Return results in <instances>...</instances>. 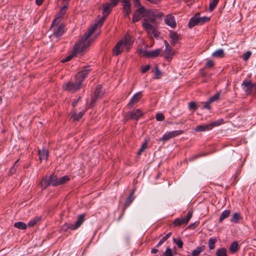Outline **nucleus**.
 I'll return each instance as SVG.
<instances>
[{"label":"nucleus","mask_w":256,"mask_h":256,"mask_svg":"<svg viewBox=\"0 0 256 256\" xmlns=\"http://www.w3.org/2000/svg\"><path fill=\"white\" fill-rule=\"evenodd\" d=\"M98 24H94L84 34V36L76 43L74 48L75 54H80L90 46L92 42L90 39H88L95 30Z\"/></svg>","instance_id":"obj_1"},{"label":"nucleus","mask_w":256,"mask_h":256,"mask_svg":"<svg viewBox=\"0 0 256 256\" xmlns=\"http://www.w3.org/2000/svg\"><path fill=\"white\" fill-rule=\"evenodd\" d=\"M89 72V69L86 68L78 72L75 76V82H69L62 86V89L71 92H74L78 90L82 85L84 78Z\"/></svg>","instance_id":"obj_2"},{"label":"nucleus","mask_w":256,"mask_h":256,"mask_svg":"<svg viewBox=\"0 0 256 256\" xmlns=\"http://www.w3.org/2000/svg\"><path fill=\"white\" fill-rule=\"evenodd\" d=\"M134 38L129 34L126 35L121 40H119L112 50L114 56H118L122 51H128L133 42Z\"/></svg>","instance_id":"obj_3"},{"label":"nucleus","mask_w":256,"mask_h":256,"mask_svg":"<svg viewBox=\"0 0 256 256\" xmlns=\"http://www.w3.org/2000/svg\"><path fill=\"white\" fill-rule=\"evenodd\" d=\"M156 22L154 24H152L148 18H144L142 26L150 37H156L158 36L156 30Z\"/></svg>","instance_id":"obj_4"},{"label":"nucleus","mask_w":256,"mask_h":256,"mask_svg":"<svg viewBox=\"0 0 256 256\" xmlns=\"http://www.w3.org/2000/svg\"><path fill=\"white\" fill-rule=\"evenodd\" d=\"M161 14L156 10L150 9L146 10L144 13V18H148L152 24L156 22V18L160 17Z\"/></svg>","instance_id":"obj_5"},{"label":"nucleus","mask_w":256,"mask_h":256,"mask_svg":"<svg viewBox=\"0 0 256 256\" xmlns=\"http://www.w3.org/2000/svg\"><path fill=\"white\" fill-rule=\"evenodd\" d=\"M254 83L250 80H244L242 84V87L246 95H250L252 94L254 88Z\"/></svg>","instance_id":"obj_6"},{"label":"nucleus","mask_w":256,"mask_h":256,"mask_svg":"<svg viewBox=\"0 0 256 256\" xmlns=\"http://www.w3.org/2000/svg\"><path fill=\"white\" fill-rule=\"evenodd\" d=\"M183 132L182 130H174L172 132H170L168 133L164 134L162 138H161L158 140L165 142L168 140L172 138H174L178 136H179L182 134Z\"/></svg>","instance_id":"obj_7"},{"label":"nucleus","mask_w":256,"mask_h":256,"mask_svg":"<svg viewBox=\"0 0 256 256\" xmlns=\"http://www.w3.org/2000/svg\"><path fill=\"white\" fill-rule=\"evenodd\" d=\"M192 212L189 211L186 216L184 218H177L174 222V224L175 226H180L182 224H186L192 217Z\"/></svg>","instance_id":"obj_8"},{"label":"nucleus","mask_w":256,"mask_h":256,"mask_svg":"<svg viewBox=\"0 0 256 256\" xmlns=\"http://www.w3.org/2000/svg\"><path fill=\"white\" fill-rule=\"evenodd\" d=\"M162 52L161 49H156L153 51H147L146 50H141L140 51V54L144 56H146L148 58H155L158 56L160 52Z\"/></svg>","instance_id":"obj_9"},{"label":"nucleus","mask_w":256,"mask_h":256,"mask_svg":"<svg viewBox=\"0 0 256 256\" xmlns=\"http://www.w3.org/2000/svg\"><path fill=\"white\" fill-rule=\"evenodd\" d=\"M67 8L68 6L66 5H64L60 8V12L56 14V18L54 20L52 23V26H54V24L57 25L60 24L61 18L63 17L66 12Z\"/></svg>","instance_id":"obj_10"},{"label":"nucleus","mask_w":256,"mask_h":256,"mask_svg":"<svg viewBox=\"0 0 256 256\" xmlns=\"http://www.w3.org/2000/svg\"><path fill=\"white\" fill-rule=\"evenodd\" d=\"M145 8L144 6H140L134 13L132 21L134 22L139 21L142 17H144Z\"/></svg>","instance_id":"obj_11"},{"label":"nucleus","mask_w":256,"mask_h":256,"mask_svg":"<svg viewBox=\"0 0 256 256\" xmlns=\"http://www.w3.org/2000/svg\"><path fill=\"white\" fill-rule=\"evenodd\" d=\"M64 25L62 24H54V26L51 25V27L54 28V36L58 38L61 36L64 32Z\"/></svg>","instance_id":"obj_12"},{"label":"nucleus","mask_w":256,"mask_h":256,"mask_svg":"<svg viewBox=\"0 0 256 256\" xmlns=\"http://www.w3.org/2000/svg\"><path fill=\"white\" fill-rule=\"evenodd\" d=\"M166 48L164 52V57L168 60H171L172 56L174 54L175 52L171 48L169 44L166 40L164 41Z\"/></svg>","instance_id":"obj_13"},{"label":"nucleus","mask_w":256,"mask_h":256,"mask_svg":"<svg viewBox=\"0 0 256 256\" xmlns=\"http://www.w3.org/2000/svg\"><path fill=\"white\" fill-rule=\"evenodd\" d=\"M123 2V12L124 16L130 18V14L131 13V4L128 0H122Z\"/></svg>","instance_id":"obj_14"},{"label":"nucleus","mask_w":256,"mask_h":256,"mask_svg":"<svg viewBox=\"0 0 256 256\" xmlns=\"http://www.w3.org/2000/svg\"><path fill=\"white\" fill-rule=\"evenodd\" d=\"M86 214H80L78 216V218L73 226H71L72 230H74L78 228L85 220Z\"/></svg>","instance_id":"obj_15"},{"label":"nucleus","mask_w":256,"mask_h":256,"mask_svg":"<svg viewBox=\"0 0 256 256\" xmlns=\"http://www.w3.org/2000/svg\"><path fill=\"white\" fill-rule=\"evenodd\" d=\"M142 96V92H139L136 93L132 97L128 106H130V108L132 107L134 104H136L139 101V100L141 98Z\"/></svg>","instance_id":"obj_16"},{"label":"nucleus","mask_w":256,"mask_h":256,"mask_svg":"<svg viewBox=\"0 0 256 256\" xmlns=\"http://www.w3.org/2000/svg\"><path fill=\"white\" fill-rule=\"evenodd\" d=\"M103 6V16L102 18V21H104L106 19V16L110 14L112 8V5L109 3L104 4Z\"/></svg>","instance_id":"obj_17"},{"label":"nucleus","mask_w":256,"mask_h":256,"mask_svg":"<svg viewBox=\"0 0 256 256\" xmlns=\"http://www.w3.org/2000/svg\"><path fill=\"white\" fill-rule=\"evenodd\" d=\"M168 35L171 40L170 42L173 46L177 44L180 38V35L174 31H170Z\"/></svg>","instance_id":"obj_18"},{"label":"nucleus","mask_w":256,"mask_h":256,"mask_svg":"<svg viewBox=\"0 0 256 256\" xmlns=\"http://www.w3.org/2000/svg\"><path fill=\"white\" fill-rule=\"evenodd\" d=\"M128 115L130 118L138 120L142 116V112L140 109H137L129 112L128 114Z\"/></svg>","instance_id":"obj_19"},{"label":"nucleus","mask_w":256,"mask_h":256,"mask_svg":"<svg viewBox=\"0 0 256 256\" xmlns=\"http://www.w3.org/2000/svg\"><path fill=\"white\" fill-rule=\"evenodd\" d=\"M166 24L174 28L176 26V22L174 17L171 15L168 14L166 16L164 20Z\"/></svg>","instance_id":"obj_20"},{"label":"nucleus","mask_w":256,"mask_h":256,"mask_svg":"<svg viewBox=\"0 0 256 256\" xmlns=\"http://www.w3.org/2000/svg\"><path fill=\"white\" fill-rule=\"evenodd\" d=\"M104 94L103 91L102 90V86H98L94 93V96L92 99V103H94L96 101V98H100Z\"/></svg>","instance_id":"obj_21"},{"label":"nucleus","mask_w":256,"mask_h":256,"mask_svg":"<svg viewBox=\"0 0 256 256\" xmlns=\"http://www.w3.org/2000/svg\"><path fill=\"white\" fill-rule=\"evenodd\" d=\"M48 155V150L46 149L40 150H38L39 159L40 162L46 160Z\"/></svg>","instance_id":"obj_22"},{"label":"nucleus","mask_w":256,"mask_h":256,"mask_svg":"<svg viewBox=\"0 0 256 256\" xmlns=\"http://www.w3.org/2000/svg\"><path fill=\"white\" fill-rule=\"evenodd\" d=\"M210 130V126L209 125V124L206 125H198L194 128V130L198 132H204L209 130Z\"/></svg>","instance_id":"obj_23"},{"label":"nucleus","mask_w":256,"mask_h":256,"mask_svg":"<svg viewBox=\"0 0 256 256\" xmlns=\"http://www.w3.org/2000/svg\"><path fill=\"white\" fill-rule=\"evenodd\" d=\"M205 249L204 246H202L196 247L192 252V256H198Z\"/></svg>","instance_id":"obj_24"},{"label":"nucleus","mask_w":256,"mask_h":256,"mask_svg":"<svg viewBox=\"0 0 256 256\" xmlns=\"http://www.w3.org/2000/svg\"><path fill=\"white\" fill-rule=\"evenodd\" d=\"M50 184L52 186H58V178L56 176L52 174L49 176Z\"/></svg>","instance_id":"obj_25"},{"label":"nucleus","mask_w":256,"mask_h":256,"mask_svg":"<svg viewBox=\"0 0 256 256\" xmlns=\"http://www.w3.org/2000/svg\"><path fill=\"white\" fill-rule=\"evenodd\" d=\"M196 25H199L198 20V14H196L195 16L192 17L189 22L188 26L190 28H192Z\"/></svg>","instance_id":"obj_26"},{"label":"nucleus","mask_w":256,"mask_h":256,"mask_svg":"<svg viewBox=\"0 0 256 256\" xmlns=\"http://www.w3.org/2000/svg\"><path fill=\"white\" fill-rule=\"evenodd\" d=\"M230 210H224L220 216V217L219 220H218L219 222H222L224 220L228 218L230 216Z\"/></svg>","instance_id":"obj_27"},{"label":"nucleus","mask_w":256,"mask_h":256,"mask_svg":"<svg viewBox=\"0 0 256 256\" xmlns=\"http://www.w3.org/2000/svg\"><path fill=\"white\" fill-rule=\"evenodd\" d=\"M40 186L43 188H45L47 186H50L49 177H46L42 179L40 182Z\"/></svg>","instance_id":"obj_28"},{"label":"nucleus","mask_w":256,"mask_h":256,"mask_svg":"<svg viewBox=\"0 0 256 256\" xmlns=\"http://www.w3.org/2000/svg\"><path fill=\"white\" fill-rule=\"evenodd\" d=\"M198 14V23L199 25H202L204 24V23L209 21L210 18L206 17V16H203V17H200V14L197 13L196 14Z\"/></svg>","instance_id":"obj_29"},{"label":"nucleus","mask_w":256,"mask_h":256,"mask_svg":"<svg viewBox=\"0 0 256 256\" xmlns=\"http://www.w3.org/2000/svg\"><path fill=\"white\" fill-rule=\"evenodd\" d=\"M84 112H80L78 114L73 112L72 115V118L74 120H79L83 116Z\"/></svg>","instance_id":"obj_30"},{"label":"nucleus","mask_w":256,"mask_h":256,"mask_svg":"<svg viewBox=\"0 0 256 256\" xmlns=\"http://www.w3.org/2000/svg\"><path fill=\"white\" fill-rule=\"evenodd\" d=\"M212 56L216 58H223L224 56V50L222 49H218L213 52Z\"/></svg>","instance_id":"obj_31"},{"label":"nucleus","mask_w":256,"mask_h":256,"mask_svg":"<svg viewBox=\"0 0 256 256\" xmlns=\"http://www.w3.org/2000/svg\"><path fill=\"white\" fill-rule=\"evenodd\" d=\"M14 226L19 229L25 230L27 228L26 224L22 222H16L14 224Z\"/></svg>","instance_id":"obj_32"},{"label":"nucleus","mask_w":256,"mask_h":256,"mask_svg":"<svg viewBox=\"0 0 256 256\" xmlns=\"http://www.w3.org/2000/svg\"><path fill=\"white\" fill-rule=\"evenodd\" d=\"M216 256H227L226 250L225 248L218 249L216 253Z\"/></svg>","instance_id":"obj_33"},{"label":"nucleus","mask_w":256,"mask_h":256,"mask_svg":"<svg viewBox=\"0 0 256 256\" xmlns=\"http://www.w3.org/2000/svg\"><path fill=\"white\" fill-rule=\"evenodd\" d=\"M238 250V243L236 242H234L230 247V250L232 253L236 252Z\"/></svg>","instance_id":"obj_34"},{"label":"nucleus","mask_w":256,"mask_h":256,"mask_svg":"<svg viewBox=\"0 0 256 256\" xmlns=\"http://www.w3.org/2000/svg\"><path fill=\"white\" fill-rule=\"evenodd\" d=\"M216 242V238H210L208 240V244L210 250H214L215 247V244Z\"/></svg>","instance_id":"obj_35"},{"label":"nucleus","mask_w":256,"mask_h":256,"mask_svg":"<svg viewBox=\"0 0 256 256\" xmlns=\"http://www.w3.org/2000/svg\"><path fill=\"white\" fill-rule=\"evenodd\" d=\"M221 94V91H219L214 96L210 97L209 98L210 102H212L216 101H218L220 99V96Z\"/></svg>","instance_id":"obj_36"},{"label":"nucleus","mask_w":256,"mask_h":256,"mask_svg":"<svg viewBox=\"0 0 256 256\" xmlns=\"http://www.w3.org/2000/svg\"><path fill=\"white\" fill-rule=\"evenodd\" d=\"M70 180V178L67 176H63L58 178V185L62 184Z\"/></svg>","instance_id":"obj_37"},{"label":"nucleus","mask_w":256,"mask_h":256,"mask_svg":"<svg viewBox=\"0 0 256 256\" xmlns=\"http://www.w3.org/2000/svg\"><path fill=\"white\" fill-rule=\"evenodd\" d=\"M219 0H212L210 4L209 10L210 12L214 10Z\"/></svg>","instance_id":"obj_38"},{"label":"nucleus","mask_w":256,"mask_h":256,"mask_svg":"<svg viewBox=\"0 0 256 256\" xmlns=\"http://www.w3.org/2000/svg\"><path fill=\"white\" fill-rule=\"evenodd\" d=\"M172 235L171 232H168L166 236L163 237L158 242V244L156 245V247H158L160 245H162L164 241H166L168 238L170 236Z\"/></svg>","instance_id":"obj_39"},{"label":"nucleus","mask_w":256,"mask_h":256,"mask_svg":"<svg viewBox=\"0 0 256 256\" xmlns=\"http://www.w3.org/2000/svg\"><path fill=\"white\" fill-rule=\"evenodd\" d=\"M134 193V190L132 192V193L130 194L128 198L126 200L125 206H130V204H131V202L133 201V200L134 199V198H132Z\"/></svg>","instance_id":"obj_40"},{"label":"nucleus","mask_w":256,"mask_h":256,"mask_svg":"<svg viewBox=\"0 0 256 256\" xmlns=\"http://www.w3.org/2000/svg\"><path fill=\"white\" fill-rule=\"evenodd\" d=\"M162 76V72L159 70L158 66H156L155 72H154V78L156 79H159Z\"/></svg>","instance_id":"obj_41"},{"label":"nucleus","mask_w":256,"mask_h":256,"mask_svg":"<svg viewBox=\"0 0 256 256\" xmlns=\"http://www.w3.org/2000/svg\"><path fill=\"white\" fill-rule=\"evenodd\" d=\"M240 218V215L238 213H234L231 218V222H238Z\"/></svg>","instance_id":"obj_42"},{"label":"nucleus","mask_w":256,"mask_h":256,"mask_svg":"<svg viewBox=\"0 0 256 256\" xmlns=\"http://www.w3.org/2000/svg\"><path fill=\"white\" fill-rule=\"evenodd\" d=\"M18 161L19 160H18L14 163V166L10 169V174H14L16 172V168H17L18 166Z\"/></svg>","instance_id":"obj_43"},{"label":"nucleus","mask_w":256,"mask_h":256,"mask_svg":"<svg viewBox=\"0 0 256 256\" xmlns=\"http://www.w3.org/2000/svg\"><path fill=\"white\" fill-rule=\"evenodd\" d=\"M39 220V218H34L32 219V220H30L28 225L30 226V227H32V226H34L36 222Z\"/></svg>","instance_id":"obj_44"},{"label":"nucleus","mask_w":256,"mask_h":256,"mask_svg":"<svg viewBox=\"0 0 256 256\" xmlns=\"http://www.w3.org/2000/svg\"><path fill=\"white\" fill-rule=\"evenodd\" d=\"M148 146V141L146 140H145L144 142L142 144V146L140 147L138 152V154H140L146 149Z\"/></svg>","instance_id":"obj_45"},{"label":"nucleus","mask_w":256,"mask_h":256,"mask_svg":"<svg viewBox=\"0 0 256 256\" xmlns=\"http://www.w3.org/2000/svg\"><path fill=\"white\" fill-rule=\"evenodd\" d=\"M222 120H218L216 122H213L210 124L209 125L210 126V130L214 126H218L222 123Z\"/></svg>","instance_id":"obj_46"},{"label":"nucleus","mask_w":256,"mask_h":256,"mask_svg":"<svg viewBox=\"0 0 256 256\" xmlns=\"http://www.w3.org/2000/svg\"><path fill=\"white\" fill-rule=\"evenodd\" d=\"M73 226L72 224H64L62 226V230L64 231H66L68 230H71V226Z\"/></svg>","instance_id":"obj_47"},{"label":"nucleus","mask_w":256,"mask_h":256,"mask_svg":"<svg viewBox=\"0 0 256 256\" xmlns=\"http://www.w3.org/2000/svg\"><path fill=\"white\" fill-rule=\"evenodd\" d=\"M212 103L211 102H210V100H208L207 102H202L204 105L202 106V109H210V104Z\"/></svg>","instance_id":"obj_48"},{"label":"nucleus","mask_w":256,"mask_h":256,"mask_svg":"<svg viewBox=\"0 0 256 256\" xmlns=\"http://www.w3.org/2000/svg\"><path fill=\"white\" fill-rule=\"evenodd\" d=\"M252 52L250 51H248L243 54V60L244 61H246L250 56Z\"/></svg>","instance_id":"obj_49"},{"label":"nucleus","mask_w":256,"mask_h":256,"mask_svg":"<svg viewBox=\"0 0 256 256\" xmlns=\"http://www.w3.org/2000/svg\"><path fill=\"white\" fill-rule=\"evenodd\" d=\"M156 118L158 121H162L164 119V116L162 114L159 113L156 115Z\"/></svg>","instance_id":"obj_50"},{"label":"nucleus","mask_w":256,"mask_h":256,"mask_svg":"<svg viewBox=\"0 0 256 256\" xmlns=\"http://www.w3.org/2000/svg\"><path fill=\"white\" fill-rule=\"evenodd\" d=\"M188 106L190 109L196 110L197 109V106L196 102H191L189 103Z\"/></svg>","instance_id":"obj_51"},{"label":"nucleus","mask_w":256,"mask_h":256,"mask_svg":"<svg viewBox=\"0 0 256 256\" xmlns=\"http://www.w3.org/2000/svg\"><path fill=\"white\" fill-rule=\"evenodd\" d=\"M164 256H173L172 251L170 248H167L165 252L164 253Z\"/></svg>","instance_id":"obj_52"},{"label":"nucleus","mask_w":256,"mask_h":256,"mask_svg":"<svg viewBox=\"0 0 256 256\" xmlns=\"http://www.w3.org/2000/svg\"><path fill=\"white\" fill-rule=\"evenodd\" d=\"M174 242L179 248H182L183 242L180 239L174 240Z\"/></svg>","instance_id":"obj_53"},{"label":"nucleus","mask_w":256,"mask_h":256,"mask_svg":"<svg viewBox=\"0 0 256 256\" xmlns=\"http://www.w3.org/2000/svg\"><path fill=\"white\" fill-rule=\"evenodd\" d=\"M150 64H148L144 68H143L142 70V73H145L148 70L150 69Z\"/></svg>","instance_id":"obj_54"},{"label":"nucleus","mask_w":256,"mask_h":256,"mask_svg":"<svg viewBox=\"0 0 256 256\" xmlns=\"http://www.w3.org/2000/svg\"><path fill=\"white\" fill-rule=\"evenodd\" d=\"M72 58H73V55L72 54L68 56H67L66 58L63 59L62 60V62H68L70 60H71Z\"/></svg>","instance_id":"obj_55"},{"label":"nucleus","mask_w":256,"mask_h":256,"mask_svg":"<svg viewBox=\"0 0 256 256\" xmlns=\"http://www.w3.org/2000/svg\"><path fill=\"white\" fill-rule=\"evenodd\" d=\"M214 65V62L212 60H208L206 64V66L208 68L212 67Z\"/></svg>","instance_id":"obj_56"},{"label":"nucleus","mask_w":256,"mask_h":256,"mask_svg":"<svg viewBox=\"0 0 256 256\" xmlns=\"http://www.w3.org/2000/svg\"><path fill=\"white\" fill-rule=\"evenodd\" d=\"M111 3L110 4L112 7L116 6L118 2H119L120 0H110Z\"/></svg>","instance_id":"obj_57"},{"label":"nucleus","mask_w":256,"mask_h":256,"mask_svg":"<svg viewBox=\"0 0 256 256\" xmlns=\"http://www.w3.org/2000/svg\"><path fill=\"white\" fill-rule=\"evenodd\" d=\"M134 5L135 6L140 8L141 6L140 0H134Z\"/></svg>","instance_id":"obj_58"},{"label":"nucleus","mask_w":256,"mask_h":256,"mask_svg":"<svg viewBox=\"0 0 256 256\" xmlns=\"http://www.w3.org/2000/svg\"><path fill=\"white\" fill-rule=\"evenodd\" d=\"M204 154H196L194 155V156H192L190 160H195L198 158H199L200 156H203Z\"/></svg>","instance_id":"obj_59"},{"label":"nucleus","mask_w":256,"mask_h":256,"mask_svg":"<svg viewBox=\"0 0 256 256\" xmlns=\"http://www.w3.org/2000/svg\"><path fill=\"white\" fill-rule=\"evenodd\" d=\"M152 4H158L160 2V0H146Z\"/></svg>","instance_id":"obj_60"},{"label":"nucleus","mask_w":256,"mask_h":256,"mask_svg":"<svg viewBox=\"0 0 256 256\" xmlns=\"http://www.w3.org/2000/svg\"><path fill=\"white\" fill-rule=\"evenodd\" d=\"M43 2V0H36V3L38 6H40Z\"/></svg>","instance_id":"obj_61"},{"label":"nucleus","mask_w":256,"mask_h":256,"mask_svg":"<svg viewBox=\"0 0 256 256\" xmlns=\"http://www.w3.org/2000/svg\"><path fill=\"white\" fill-rule=\"evenodd\" d=\"M78 100H79V98L76 99V100H74V102H72V106L73 107H74L76 106L77 102H78Z\"/></svg>","instance_id":"obj_62"},{"label":"nucleus","mask_w":256,"mask_h":256,"mask_svg":"<svg viewBox=\"0 0 256 256\" xmlns=\"http://www.w3.org/2000/svg\"><path fill=\"white\" fill-rule=\"evenodd\" d=\"M158 252V250L157 248H152L151 250V252L152 254H156Z\"/></svg>","instance_id":"obj_63"},{"label":"nucleus","mask_w":256,"mask_h":256,"mask_svg":"<svg viewBox=\"0 0 256 256\" xmlns=\"http://www.w3.org/2000/svg\"><path fill=\"white\" fill-rule=\"evenodd\" d=\"M254 93L256 94V83H254Z\"/></svg>","instance_id":"obj_64"}]
</instances>
